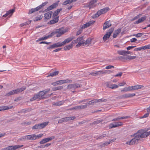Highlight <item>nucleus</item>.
Instances as JSON below:
<instances>
[{
  "label": "nucleus",
  "mask_w": 150,
  "mask_h": 150,
  "mask_svg": "<svg viewBox=\"0 0 150 150\" xmlns=\"http://www.w3.org/2000/svg\"><path fill=\"white\" fill-rule=\"evenodd\" d=\"M112 83L110 82H106L105 83V85L107 87L110 88Z\"/></svg>",
  "instance_id": "nucleus-48"
},
{
  "label": "nucleus",
  "mask_w": 150,
  "mask_h": 150,
  "mask_svg": "<svg viewBox=\"0 0 150 150\" xmlns=\"http://www.w3.org/2000/svg\"><path fill=\"white\" fill-rule=\"evenodd\" d=\"M64 101L63 100L58 101L57 102H53V105L56 106H60L64 104Z\"/></svg>",
  "instance_id": "nucleus-24"
},
{
  "label": "nucleus",
  "mask_w": 150,
  "mask_h": 150,
  "mask_svg": "<svg viewBox=\"0 0 150 150\" xmlns=\"http://www.w3.org/2000/svg\"><path fill=\"white\" fill-rule=\"evenodd\" d=\"M150 135V131L148 132H143L142 130H140L135 134L134 136L136 138H144Z\"/></svg>",
  "instance_id": "nucleus-2"
},
{
  "label": "nucleus",
  "mask_w": 150,
  "mask_h": 150,
  "mask_svg": "<svg viewBox=\"0 0 150 150\" xmlns=\"http://www.w3.org/2000/svg\"><path fill=\"white\" fill-rule=\"evenodd\" d=\"M87 106V103H86V105H81L79 106H76L74 107H73L71 108L72 110L75 109V110H79L81 109H84L86 108Z\"/></svg>",
  "instance_id": "nucleus-18"
},
{
  "label": "nucleus",
  "mask_w": 150,
  "mask_h": 150,
  "mask_svg": "<svg viewBox=\"0 0 150 150\" xmlns=\"http://www.w3.org/2000/svg\"><path fill=\"white\" fill-rule=\"evenodd\" d=\"M149 112H147V113H146V114H144L143 116L140 117V118L141 119H142V118H146V117H147L149 116Z\"/></svg>",
  "instance_id": "nucleus-47"
},
{
  "label": "nucleus",
  "mask_w": 150,
  "mask_h": 150,
  "mask_svg": "<svg viewBox=\"0 0 150 150\" xmlns=\"http://www.w3.org/2000/svg\"><path fill=\"white\" fill-rule=\"evenodd\" d=\"M111 142V141H110L109 142H105L104 143H103L102 144H100L99 146L100 148H102L104 147H105V146H106L108 145V144H110Z\"/></svg>",
  "instance_id": "nucleus-35"
},
{
  "label": "nucleus",
  "mask_w": 150,
  "mask_h": 150,
  "mask_svg": "<svg viewBox=\"0 0 150 150\" xmlns=\"http://www.w3.org/2000/svg\"><path fill=\"white\" fill-rule=\"evenodd\" d=\"M47 92V91L44 90L40 91L39 93H38L39 96H40V99H41L43 98V96H44L46 94Z\"/></svg>",
  "instance_id": "nucleus-28"
},
{
  "label": "nucleus",
  "mask_w": 150,
  "mask_h": 150,
  "mask_svg": "<svg viewBox=\"0 0 150 150\" xmlns=\"http://www.w3.org/2000/svg\"><path fill=\"white\" fill-rule=\"evenodd\" d=\"M55 138V137L54 136H52L51 137H48L45 138L46 143L47 142H50L51 140H52V139H54Z\"/></svg>",
  "instance_id": "nucleus-37"
},
{
  "label": "nucleus",
  "mask_w": 150,
  "mask_h": 150,
  "mask_svg": "<svg viewBox=\"0 0 150 150\" xmlns=\"http://www.w3.org/2000/svg\"><path fill=\"white\" fill-rule=\"evenodd\" d=\"M43 17L42 15L38 16L34 19V21H39Z\"/></svg>",
  "instance_id": "nucleus-38"
},
{
  "label": "nucleus",
  "mask_w": 150,
  "mask_h": 150,
  "mask_svg": "<svg viewBox=\"0 0 150 150\" xmlns=\"http://www.w3.org/2000/svg\"><path fill=\"white\" fill-rule=\"evenodd\" d=\"M51 144L50 143H48L47 144L45 145H42L41 146V147L44 148L45 147H48Z\"/></svg>",
  "instance_id": "nucleus-52"
},
{
  "label": "nucleus",
  "mask_w": 150,
  "mask_h": 150,
  "mask_svg": "<svg viewBox=\"0 0 150 150\" xmlns=\"http://www.w3.org/2000/svg\"><path fill=\"white\" fill-rule=\"evenodd\" d=\"M97 0H93L91 1L88 3V7L89 8H91L95 7L96 6V3Z\"/></svg>",
  "instance_id": "nucleus-12"
},
{
  "label": "nucleus",
  "mask_w": 150,
  "mask_h": 150,
  "mask_svg": "<svg viewBox=\"0 0 150 150\" xmlns=\"http://www.w3.org/2000/svg\"><path fill=\"white\" fill-rule=\"evenodd\" d=\"M68 31V28H64L62 27L56 30L55 32L57 34L56 35L57 37H59L61 36L65 33L67 32Z\"/></svg>",
  "instance_id": "nucleus-3"
},
{
  "label": "nucleus",
  "mask_w": 150,
  "mask_h": 150,
  "mask_svg": "<svg viewBox=\"0 0 150 150\" xmlns=\"http://www.w3.org/2000/svg\"><path fill=\"white\" fill-rule=\"evenodd\" d=\"M62 10V9H57L55 11L53 14V16L54 17L57 16L60 12V11Z\"/></svg>",
  "instance_id": "nucleus-34"
},
{
  "label": "nucleus",
  "mask_w": 150,
  "mask_h": 150,
  "mask_svg": "<svg viewBox=\"0 0 150 150\" xmlns=\"http://www.w3.org/2000/svg\"><path fill=\"white\" fill-rule=\"evenodd\" d=\"M74 43H73L72 42L71 44L65 46L64 48V50H69L70 49H71L73 46V44Z\"/></svg>",
  "instance_id": "nucleus-26"
},
{
  "label": "nucleus",
  "mask_w": 150,
  "mask_h": 150,
  "mask_svg": "<svg viewBox=\"0 0 150 150\" xmlns=\"http://www.w3.org/2000/svg\"><path fill=\"white\" fill-rule=\"evenodd\" d=\"M72 3L71 0H67L64 1L63 3V5H66L68 4H70Z\"/></svg>",
  "instance_id": "nucleus-45"
},
{
  "label": "nucleus",
  "mask_w": 150,
  "mask_h": 150,
  "mask_svg": "<svg viewBox=\"0 0 150 150\" xmlns=\"http://www.w3.org/2000/svg\"><path fill=\"white\" fill-rule=\"evenodd\" d=\"M63 86H62L55 87L53 88V90L55 91L58 90H61L63 88Z\"/></svg>",
  "instance_id": "nucleus-41"
},
{
  "label": "nucleus",
  "mask_w": 150,
  "mask_h": 150,
  "mask_svg": "<svg viewBox=\"0 0 150 150\" xmlns=\"http://www.w3.org/2000/svg\"><path fill=\"white\" fill-rule=\"evenodd\" d=\"M109 8L108 7H106L98 11L97 13H96L93 16V18L98 17L100 15L103 14L107 12L109 10Z\"/></svg>",
  "instance_id": "nucleus-5"
},
{
  "label": "nucleus",
  "mask_w": 150,
  "mask_h": 150,
  "mask_svg": "<svg viewBox=\"0 0 150 150\" xmlns=\"http://www.w3.org/2000/svg\"><path fill=\"white\" fill-rule=\"evenodd\" d=\"M128 91H132L133 90V86H128L127 87Z\"/></svg>",
  "instance_id": "nucleus-60"
},
{
  "label": "nucleus",
  "mask_w": 150,
  "mask_h": 150,
  "mask_svg": "<svg viewBox=\"0 0 150 150\" xmlns=\"http://www.w3.org/2000/svg\"><path fill=\"white\" fill-rule=\"evenodd\" d=\"M135 95L136 94L134 93L126 94L120 96L119 98L120 99H123L127 98H131L135 96Z\"/></svg>",
  "instance_id": "nucleus-9"
},
{
  "label": "nucleus",
  "mask_w": 150,
  "mask_h": 150,
  "mask_svg": "<svg viewBox=\"0 0 150 150\" xmlns=\"http://www.w3.org/2000/svg\"><path fill=\"white\" fill-rule=\"evenodd\" d=\"M59 1L51 5L48 7L45 10L47 11H49L52 10L55 8H56L58 5L59 4Z\"/></svg>",
  "instance_id": "nucleus-11"
},
{
  "label": "nucleus",
  "mask_w": 150,
  "mask_h": 150,
  "mask_svg": "<svg viewBox=\"0 0 150 150\" xmlns=\"http://www.w3.org/2000/svg\"><path fill=\"white\" fill-rule=\"evenodd\" d=\"M122 125V123L120 122H116L112 123L110 124L109 126V129H111L112 128H115L120 126H121Z\"/></svg>",
  "instance_id": "nucleus-8"
},
{
  "label": "nucleus",
  "mask_w": 150,
  "mask_h": 150,
  "mask_svg": "<svg viewBox=\"0 0 150 150\" xmlns=\"http://www.w3.org/2000/svg\"><path fill=\"white\" fill-rule=\"evenodd\" d=\"M142 47V50H147L150 49V45L149 44Z\"/></svg>",
  "instance_id": "nucleus-40"
},
{
  "label": "nucleus",
  "mask_w": 150,
  "mask_h": 150,
  "mask_svg": "<svg viewBox=\"0 0 150 150\" xmlns=\"http://www.w3.org/2000/svg\"><path fill=\"white\" fill-rule=\"evenodd\" d=\"M80 87V85L79 84H71L68 85L67 89H75Z\"/></svg>",
  "instance_id": "nucleus-14"
},
{
  "label": "nucleus",
  "mask_w": 150,
  "mask_h": 150,
  "mask_svg": "<svg viewBox=\"0 0 150 150\" xmlns=\"http://www.w3.org/2000/svg\"><path fill=\"white\" fill-rule=\"evenodd\" d=\"M144 34V33H139L137 34L134 35V36H135L137 38H138L141 37L142 35Z\"/></svg>",
  "instance_id": "nucleus-50"
},
{
  "label": "nucleus",
  "mask_w": 150,
  "mask_h": 150,
  "mask_svg": "<svg viewBox=\"0 0 150 150\" xmlns=\"http://www.w3.org/2000/svg\"><path fill=\"white\" fill-rule=\"evenodd\" d=\"M35 11L36 10L35 9V8H33L31 9L30 10H29V13L30 14H31Z\"/></svg>",
  "instance_id": "nucleus-53"
},
{
  "label": "nucleus",
  "mask_w": 150,
  "mask_h": 150,
  "mask_svg": "<svg viewBox=\"0 0 150 150\" xmlns=\"http://www.w3.org/2000/svg\"><path fill=\"white\" fill-rule=\"evenodd\" d=\"M28 140H33L36 139V134H33L31 135H28Z\"/></svg>",
  "instance_id": "nucleus-23"
},
{
  "label": "nucleus",
  "mask_w": 150,
  "mask_h": 150,
  "mask_svg": "<svg viewBox=\"0 0 150 150\" xmlns=\"http://www.w3.org/2000/svg\"><path fill=\"white\" fill-rule=\"evenodd\" d=\"M97 71L98 75L103 74L106 73V71L105 70H100Z\"/></svg>",
  "instance_id": "nucleus-42"
},
{
  "label": "nucleus",
  "mask_w": 150,
  "mask_h": 150,
  "mask_svg": "<svg viewBox=\"0 0 150 150\" xmlns=\"http://www.w3.org/2000/svg\"><path fill=\"white\" fill-rule=\"evenodd\" d=\"M117 53L120 55H122L123 56H125V50H119L117 51Z\"/></svg>",
  "instance_id": "nucleus-33"
},
{
  "label": "nucleus",
  "mask_w": 150,
  "mask_h": 150,
  "mask_svg": "<svg viewBox=\"0 0 150 150\" xmlns=\"http://www.w3.org/2000/svg\"><path fill=\"white\" fill-rule=\"evenodd\" d=\"M103 120H96L93 123V124H98L102 122L103 121Z\"/></svg>",
  "instance_id": "nucleus-49"
},
{
  "label": "nucleus",
  "mask_w": 150,
  "mask_h": 150,
  "mask_svg": "<svg viewBox=\"0 0 150 150\" xmlns=\"http://www.w3.org/2000/svg\"><path fill=\"white\" fill-rule=\"evenodd\" d=\"M95 22L94 21H90L86 24L81 25L80 28H81V29H82L86 28L87 27H89L91 25H92Z\"/></svg>",
  "instance_id": "nucleus-10"
},
{
  "label": "nucleus",
  "mask_w": 150,
  "mask_h": 150,
  "mask_svg": "<svg viewBox=\"0 0 150 150\" xmlns=\"http://www.w3.org/2000/svg\"><path fill=\"white\" fill-rule=\"evenodd\" d=\"M28 135H26V136L23 137H21V140H28Z\"/></svg>",
  "instance_id": "nucleus-51"
},
{
  "label": "nucleus",
  "mask_w": 150,
  "mask_h": 150,
  "mask_svg": "<svg viewBox=\"0 0 150 150\" xmlns=\"http://www.w3.org/2000/svg\"><path fill=\"white\" fill-rule=\"evenodd\" d=\"M119 87L118 85L115 84H112L111 85V86H110V88L113 89H115L118 88Z\"/></svg>",
  "instance_id": "nucleus-44"
},
{
  "label": "nucleus",
  "mask_w": 150,
  "mask_h": 150,
  "mask_svg": "<svg viewBox=\"0 0 150 150\" xmlns=\"http://www.w3.org/2000/svg\"><path fill=\"white\" fill-rule=\"evenodd\" d=\"M49 38V37L47 36H45L44 37H42L41 38H40L38 40H37L36 41L37 42H39L41 40H46L48 38Z\"/></svg>",
  "instance_id": "nucleus-36"
},
{
  "label": "nucleus",
  "mask_w": 150,
  "mask_h": 150,
  "mask_svg": "<svg viewBox=\"0 0 150 150\" xmlns=\"http://www.w3.org/2000/svg\"><path fill=\"white\" fill-rule=\"evenodd\" d=\"M59 20V17L54 18L53 20H52L48 22V24H53L57 22Z\"/></svg>",
  "instance_id": "nucleus-19"
},
{
  "label": "nucleus",
  "mask_w": 150,
  "mask_h": 150,
  "mask_svg": "<svg viewBox=\"0 0 150 150\" xmlns=\"http://www.w3.org/2000/svg\"><path fill=\"white\" fill-rule=\"evenodd\" d=\"M49 122H45L40 124H36L33 126L32 127L33 129H39L44 128L49 123Z\"/></svg>",
  "instance_id": "nucleus-6"
},
{
  "label": "nucleus",
  "mask_w": 150,
  "mask_h": 150,
  "mask_svg": "<svg viewBox=\"0 0 150 150\" xmlns=\"http://www.w3.org/2000/svg\"><path fill=\"white\" fill-rule=\"evenodd\" d=\"M23 146V145H16L15 146H12V147L13 148V150H16L19 148Z\"/></svg>",
  "instance_id": "nucleus-43"
},
{
  "label": "nucleus",
  "mask_w": 150,
  "mask_h": 150,
  "mask_svg": "<svg viewBox=\"0 0 150 150\" xmlns=\"http://www.w3.org/2000/svg\"><path fill=\"white\" fill-rule=\"evenodd\" d=\"M52 13V11L48 12L44 14L45 20L47 21L48 20L50 19L51 17Z\"/></svg>",
  "instance_id": "nucleus-15"
},
{
  "label": "nucleus",
  "mask_w": 150,
  "mask_h": 150,
  "mask_svg": "<svg viewBox=\"0 0 150 150\" xmlns=\"http://www.w3.org/2000/svg\"><path fill=\"white\" fill-rule=\"evenodd\" d=\"M146 16H144L142 17L141 18L139 19L138 21H136L135 23L137 24H138L141 23L146 20Z\"/></svg>",
  "instance_id": "nucleus-30"
},
{
  "label": "nucleus",
  "mask_w": 150,
  "mask_h": 150,
  "mask_svg": "<svg viewBox=\"0 0 150 150\" xmlns=\"http://www.w3.org/2000/svg\"><path fill=\"white\" fill-rule=\"evenodd\" d=\"M89 75H92L93 76H96V75H98L97 73V71H94V72H91L89 74Z\"/></svg>",
  "instance_id": "nucleus-54"
},
{
  "label": "nucleus",
  "mask_w": 150,
  "mask_h": 150,
  "mask_svg": "<svg viewBox=\"0 0 150 150\" xmlns=\"http://www.w3.org/2000/svg\"><path fill=\"white\" fill-rule=\"evenodd\" d=\"M74 39L72 37H69L65 39L62 42V43L64 45L65 44L68 43Z\"/></svg>",
  "instance_id": "nucleus-22"
},
{
  "label": "nucleus",
  "mask_w": 150,
  "mask_h": 150,
  "mask_svg": "<svg viewBox=\"0 0 150 150\" xmlns=\"http://www.w3.org/2000/svg\"><path fill=\"white\" fill-rule=\"evenodd\" d=\"M12 146H8L6 148V150H13V148Z\"/></svg>",
  "instance_id": "nucleus-61"
},
{
  "label": "nucleus",
  "mask_w": 150,
  "mask_h": 150,
  "mask_svg": "<svg viewBox=\"0 0 150 150\" xmlns=\"http://www.w3.org/2000/svg\"><path fill=\"white\" fill-rule=\"evenodd\" d=\"M43 135V134H40L38 135H36V139L41 138L42 136Z\"/></svg>",
  "instance_id": "nucleus-58"
},
{
  "label": "nucleus",
  "mask_w": 150,
  "mask_h": 150,
  "mask_svg": "<svg viewBox=\"0 0 150 150\" xmlns=\"http://www.w3.org/2000/svg\"><path fill=\"white\" fill-rule=\"evenodd\" d=\"M46 143V141L45 138L42 139L41 141L40 142V144H44Z\"/></svg>",
  "instance_id": "nucleus-64"
},
{
  "label": "nucleus",
  "mask_w": 150,
  "mask_h": 150,
  "mask_svg": "<svg viewBox=\"0 0 150 150\" xmlns=\"http://www.w3.org/2000/svg\"><path fill=\"white\" fill-rule=\"evenodd\" d=\"M142 15L141 14H140L137 16H135V17H134V18L132 19V21H134V20H135L137 19V18H139V17L141 16Z\"/></svg>",
  "instance_id": "nucleus-62"
},
{
  "label": "nucleus",
  "mask_w": 150,
  "mask_h": 150,
  "mask_svg": "<svg viewBox=\"0 0 150 150\" xmlns=\"http://www.w3.org/2000/svg\"><path fill=\"white\" fill-rule=\"evenodd\" d=\"M126 83L125 81H123L122 82L119 83V86H124L126 84Z\"/></svg>",
  "instance_id": "nucleus-55"
},
{
  "label": "nucleus",
  "mask_w": 150,
  "mask_h": 150,
  "mask_svg": "<svg viewBox=\"0 0 150 150\" xmlns=\"http://www.w3.org/2000/svg\"><path fill=\"white\" fill-rule=\"evenodd\" d=\"M1 107V111L8 110L9 109L12 108L13 107V106H10L9 107L8 106H4Z\"/></svg>",
  "instance_id": "nucleus-31"
},
{
  "label": "nucleus",
  "mask_w": 150,
  "mask_h": 150,
  "mask_svg": "<svg viewBox=\"0 0 150 150\" xmlns=\"http://www.w3.org/2000/svg\"><path fill=\"white\" fill-rule=\"evenodd\" d=\"M76 118L74 116L69 117L63 118L64 122H67L71 120H73Z\"/></svg>",
  "instance_id": "nucleus-27"
},
{
  "label": "nucleus",
  "mask_w": 150,
  "mask_h": 150,
  "mask_svg": "<svg viewBox=\"0 0 150 150\" xmlns=\"http://www.w3.org/2000/svg\"><path fill=\"white\" fill-rule=\"evenodd\" d=\"M136 57L135 56H131L129 55L127 56V57H126V59H135Z\"/></svg>",
  "instance_id": "nucleus-39"
},
{
  "label": "nucleus",
  "mask_w": 150,
  "mask_h": 150,
  "mask_svg": "<svg viewBox=\"0 0 150 150\" xmlns=\"http://www.w3.org/2000/svg\"><path fill=\"white\" fill-rule=\"evenodd\" d=\"M98 102H105L107 100L106 99L102 98L101 99H99L98 100Z\"/></svg>",
  "instance_id": "nucleus-63"
},
{
  "label": "nucleus",
  "mask_w": 150,
  "mask_h": 150,
  "mask_svg": "<svg viewBox=\"0 0 150 150\" xmlns=\"http://www.w3.org/2000/svg\"><path fill=\"white\" fill-rule=\"evenodd\" d=\"M40 96L38 93L35 95L33 96L32 98L30 99V100L31 101H34L35 100H36L37 99H40Z\"/></svg>",
  "instance_id": "nucleus-25"
},
{
  "label": "nucleus",
  "mask_w": 150,
  "mask_h": 150,
  "mask_svg": "<svg viewBox=\"0 0 150 150\" xmlns=\"http://www.w3.org/2000/svg\"><path fill=\"white\" fill-rule=\"evenodd\" d=\"M54 46V47H61L62 46H63V44L62 43V42H58L53 44Z\"/></svg>",
  "instance_id": "nucleus-32"
},
{
  "label": "nucleus",
  "mask_w": 150,
  "mask_h": 150,
  "mask_svg": "<svg viewBox=\"0 0 150 150\" xmlns=\"http://www.w3.org/2000/svg\"><path fill=\"white\" fill-rule=\"evenodd\" d=\"M144 87V86L140 85H137L133 86V90H138L141 89Z\"/></svg>",
  "instance_id": "nucleus-29"
},
{
  "label": "nucleus",
  "mask_w": 150,
  "mask_h": 150,
  "mask_svg": "<svg viewBox=\"0 0 150 150\" xmlns=\"http://www.w3.org/2000/svg\"><path fill=\"white\" fill-rule=\"evenodd\" d=\"M58 85H61L64 83H71L72 81L71 80H61L57 81Z\"/></svg>",
  "instance_id": "nucleus-13"
},
{
  "label": "nucleus",
  "mask_w": 150,
  "mask_h": 150,
  "mask_svg": "<svg viewBox=\"0 0 150 150\" xmlns=\"http://www.w3.org/2000/svg\"><path fill=\"white\" fill-rule=\"evenodd\" d=\"M14 11L15 9H11L7 11L6 12V14H8V15L10 14H12L14 12Z\"/></svg>",
  "instance_id": "nucleus-46"
},
{
  "label": "nucleus",
  "mask_w": 150,
  "mask_h": 150,
  "mask_svg": "<svg viewBox=\"0 0 150 150\" xmlns=\"http://www.w3.org/2000/svg\"><path fill=\"white\" fill-rule=\"evenodd\" d=\"M48 3V2L47 1L45 2L44 3H43L40 6H41V8H42V7L45 6Z\"/></svg>",
  "instance_id": "nucleus-59"
},
{
  "label": "nucleus",
  "mask_w": 150,
  "mask_h": 150,
  "mask_svg": "<svg viewBox=\"0 0 150 150\" xmlns=\"http://www.w3.org/2000/svg\"><path fill=\"white\" fill-rule=\"evenodd\" d=\"M82 29H81V28H80L79 29V30L76 33V35H79L80 34H81L82 31Z\"/></svg>",
  "instance_id": "nucleus-56"
},
{
  "label": "nucleus",
  "mask_w": 150,
  "mask_h": 150,
  "mask_svg": "<svg viewBox=\"0 0 150 150\" xmlns=\"http://www.w3.org/2000/svg\"><path fill=\"white\" fill-rule=\"evenodd\" d=\"M111 25V22L110 21H108L105 22L104 24L103 29L104 30H105L106 28H108Z\"/></svg>",
  "instance_id": "nucleus-17"
},
{
  "label": "nucleus",
  "mask_w": 150,
  "mask_h": 150,
  "mask_svg": "<svg viewBox=\"0 0 150 150\" xmlns=\"http://www.w3.org/2000/svg\"><path fill=\"white\" fill-rule=\"evenodd\" d=\"M113 30L114 29L112 28L109 29L108 31L104 36L103 37V40L104 41H105L109 38L111 34L112 33Z\"/></svg>",
  "instance_id": "nucleus-7"
},
{
  "label": "nucleus",
  "mask_w": 150,
  "mask_h": 150,
  "mask_svg": "<svg viewBox=\"0 0 150 150\" xmlns=\"http://www.w3.org/2000/svg\"><path fill=\"white\" fill-rule=\"evenodd\" d=\"M121 31V29L120 28H118L117 30H115L113 33V37L114 38H116L117 36L120 33Z\"/></svg>",
  "instance_id": "nucleus-21"
},
{
  "label": "nucleus",
  "mask_w": 150,
  "mask_h": 150,
  "mask_svg": "<svg viewBox=\"0 0 150 150\" xmlns=\"http://www.w3.org/2000/svg\"><path fill=\"white\" fill-rule=\"evenodd\" d=\"M59 73L58 71H55L54 72H52L51 71L48 75L47 76V77H48L50 76L53 77L54 76H56Z\"/></svg>",
  "instance_id": "nucleus-20"
},
{
  "label": "nucleus",
  "mask_w": 150,
  "mask_h": 150,
  "mask_svg": "<svg viewBox=\"0 0 150 150\" xmlns=\"http://www.w3.org/2000/svg\"><path fill=\"white\" fill-rule=\"evenodd\" d=\"M135 138L132 139L128 142H127V144L129 145H133L135 144H137L138 142L139 139L138 138H136L135 137Z\"/></svg>",
  "instance_id": "nucleus-16"
},
{
  "label": "nucleus",
  "mask_w": 150,
  "mask_h": 150,
  "mask_svg": "<svg viewBox=\"0 0 150 150\" xmlns=\"http://www.w3.org/2000/svg\"><path fill=\"white\" fill-rule=\"evenodd\" d=\"M26 89V88L22 87L20 88H17L16 89L11 91L6 94V96H9L14 94H16L17 93L21 92Z\"/></svg>",
  "instance_id": "nucleus-4"
},
{
  "label": "nucleus",
  "mask_w": 150,
  "mask_h": 150,
  "mask_svg": "<svg viewBox=\"0 0 150 150\" xmlns=\"http://www.w3.org/2000/svg\"><path fill=\"white\" fill-rule=\"evenodd\" d=\"M31 23V21H29L28 22H26L25 23H23L22 24H21V27H22L24 26H25L26 25L28 24H29Z\"/></svg>",
  "instance_id": "nucleus-57"
},
{
  "label": "nucleus",
  "mask_w": 150,
  "mask_h": 150,
  "mask_svg": "<svg viewBox=\"0 0 150 150\" xmlns=\"http://www.w3.org/2000/svg\"><path fill=\"white\" fill-rule=\"evenodd\" d=\"M92 39L91 38H88L86 41L84 40L83 36L78 37L76 40L72 41L73 43H78L76 45V47H79L81 46H91Z\"/></svg>",
  "instance_id": "nucleus-1"
}]
</instances>
